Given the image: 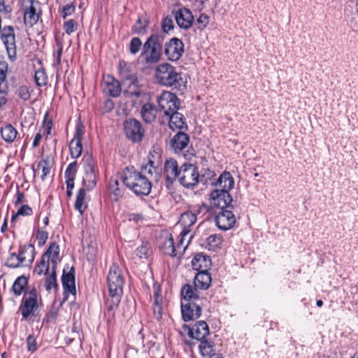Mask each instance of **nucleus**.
<instances>
[{
    "label": "nucleus",
    "instance_id": "39448f33",
    "mask_svg": "<svg viewBox=\"0 0 358 358\" xmlns=\"http://www.w3.org/2000/svg\"><path fill=\"white\" fill-rule=\"evenodd\" d=\"M35 258V248L31 244L21 246L19 252L10 253L6 262V266L16 268L31 264Z\"/></svg>",
    "mask_w": 358,
    "mask_h": 358
},
{
    "label": "nucleus",
    "instance_id": "774afa93",
    "mask_svg": "<svg viewBox=\"0 0 358 358\" xmlns=\"http://www.w3.org/2000/svg\"><path fill=\"white\" fill-rule=\"evenodd\" d=\"M44 133H46L47 135L50 134L52 130V123L51 122H48L46 125L43 128Z\"/></svg>",
    "mask_w": 358,
    "mask_h": 358
},
{
    "label": "nucleus",
    "instance_id": "c756f323",
    "mask_svg": "<svg viewBox=\"0 0 358 358\" xmlns=\"http://www.w3.org/2000/svg\"><path fill=\"white\" fill-rule=\"evenodd\" d=\"M196 289L197 288L196 287H194L191 285H185L181 289V302L186 303L187 301H199V296Z\"/></svg>",
    "mask_w": 358,
    "mask_h": 358
},
{
    "label": "nucleus",
    "instance_id": "c03bdc74",
    "mask_svg": "<svg viewBox=\"0 0 358 358\" xmlns=\"http://www.w3.org/2000/svg\"><path fill=\"white\" fill-rule=\"evenodd\" d=\"M109 189L117 201L123 195V190L119 187V181L116 178H111L109 183Z\"/></svg>",
    "mask_w": 358,
    "mask_h": 358
},
{
    "label": "nucleus",
    "instance_id": "cd10ccee",
    "mask_svg": "<svg viewBox=\"0 0 358 358\" xmlns=\"http://www.w3.org/2000/svg\"><path fill=\"white\" fill-rule=\"evenodd\" d=\"M189 142V138L187 134L180 131L171 139V145L174 152L178 153L188 145Z\"/></svg>",
    "mask_w": 358,
    "mask_h": 358
},
{
    "label": "nucleus",
    "instance_id": "6e6d98bb",
    "mask_svg": "<svg viewBox=\"0 0 358 358\" xmlns=\"http://www.w3.org/2000/svg\"><path fill=\"white\" fill-rule=\"evenodd\" d=\"M32 214V209L28 205L22 206L17 210L15 215L13 216V219H14L16 216L22 215L27 216Z\"/></svg>",
    "mask_w": 358,
    "mask_h": 358
},
{
    "label": "nucleus",
    "instance_id": "338daca9",
    "mask_svg": "<svg viewBox=\"0 0 358 358\" xmlns=\"http://www.w3.org/2000/svg\"><path fill=\"white\" fill-rule=\"evenodd\" d=\"M104 106L106 111H110L113 108L114 104L111 100H108L104 103Z\"/></svg>",
    "mask_w": 358,
    "mask_h": 358
},
{
    "label": "nucleus",
    "instance_id": "f704fd0d",
    "mask_svg": "<svg viewBox=\"0 0 358 358\" xmlns=\"http://www.w3.org/2000/svg\"><path fill=\"white\" fill-rule=\"evenodd\" d=\"M157 110L150 103H145L141 108V116L145 122H152L155 120Z\"/></svg>",
    "mask_w": 358,
    "mask_h": 358
},
{
    "label": "nucleus",
    "instance_id": "423d86ee",
    "mask_svg": "<svg viewBox=\"0 0 358 358\" xmlns=\"http://www.w3.org/2000/svg\"><path fill=\"white\" fill-rule=\"evenodd\" d=\"M41 306V296L36 289L25 293L20 307L22 320H27L29 316L34 315Z\"/></svg>",
    "mask_w": 358,
    "mask_h": 358
},
{
    "label": "nucleus",
    "instance_id": "ddd939ff",
    "mask_svg": "<svg viewBox=\"0 0 358 358\" xmlns=\"http://www.w3.org/2000/svg\"><path fill=\"white\" fill-rule=\"evenodd\" d=\"M215 221L219 229L227 231L234 226L236 217L231 210L221 209L215 215Z\"/></svg>",
    "mask_w": 358,
    "mask_h": 358
},
{
    "label": "nucleus",
    "instance_id": "5fc2aeb1",
    "mask_svg": "<svg viewBox=\"0 0 358 358\" xmlns=\"http://www.w3.org/2000/svg\"><path fill=\"white\" fill-rule=\"evenodd\" d=\"M48 238V232L38 229L36 232V239L38 241V246L41 247L46 243Z\"/></svg>",
    "mask_w": 358,
    "mask_h": 358
},
{
    "label": "nucleus",
    "instance_id": "6e6552de",
    "mask_svg": "<svg viewBox=\"0 0 358 358\" xmlns=\"http://www.w3.org/2000/svg\"><path fill=\"white\" fill-rule=\"evenodd\" d=\"M192 238L193 236L190 235L187 242L185 243V240L180 237L177 245H175L171 234H169L166 236L163 243L160 245V249L164 255L172 257H180Z\"/></svg>",
    "mask_w": 358,
    "mask_h": 358
},
{
    "label": "nucleus",
    "instance_id": "f257e3e1",
    "mask_svg": "<svg viewBox=\"0 0 358 358\" xmlns=\"http://www.w3.org/2000/svg\"><path fill=\"white\" fill-rule=\"evenodd\" d=\"M155 78L162 85L173 87L183 93L187 89V78L169 63H163L155 68Z\"/></svg>",
    "mask_w": 358,
    "mask_h": 358
},
{
    "label": "nucleus",
    "instance_id": "ea45409f",
    "mask_svg": "<svg viewBox=\"0 0 358 358\" xmlns=\"http://www.w3.org/2000/svg\"><path fill=\"white\" fill-rule=\"evenodd\" d=\"M222 243V237L218 234H212L206 239V246L210 250H215L219 248Z\"/></svg>",
    "mask_w": 358,
    "mask_h": 358
},
{
    "label": "nucleus",
    "instance_id": "c85d7f7f",
    "mask_svg": "<svg viewBox=\"0 0 358 358\" xmlns=\"http://www.w3.org/2000/svg\"><path fill=\"white\" fill-rule=\"evenodd\" d=\"M211 265L210 259L202 254L196 255L192 260V266L193 269L198 272L206 271Z\"/></svg>",
    "mask_w": 358,
    "mask_h": 358
},
{
    "label": "nucleus",
    "instance_id": "5701e85b",
    "mask_svg": "<svg viewBox=\"0 0 358 358\" xmlns=\"http://www.w3.org/2000/svg\"><path fill=\"white\" fill-rule=\"evenodd\" d=\"M103 90L113 97H117L120 94L121 86L117 80L110 75H106L103 77Z\"/></svg>",
    "mask_w": 358,
    "mask_h": 358
},
{
    "label": "nucleus",
    "instance_id": "a211bd4d",
    "mask_svg": "<svg viewBox=\"0 0 358 358\" xmlns=\"http://www.w3.org/2000/svg\"><path fill=\"white\" fill-rule=\"evenodd\" d=\"M62 282L64 288V298L63 301L67 299L69 294L76 295V289L75 283L74 268L72 267L69 272L64 270L62 277Z\"/></svg>",
    "mask_w": 358,
    "mask_h": 358
},
{
    "label": "nucleus",
    "instance_id": "72a5a7b5",
    "mask_svg": "<svg viewBox=\"0 0 358 358\" xmlns=\"http://www.w3.org/2000/svg\"><path fill=\"white\" fill-rule=\"evenodd\" d=\"M8 64L6 62H0V94H6L8 90L7 74Z\"/></svg>",
    "mask_w": 358,
    "mask_h": 358
},
{
    "label": "nucleus",
    "instance_id": "8fccbe9b",
    "mask_svg": "<svg viewBox=\"0 0 358 358\" xmlns=\"http://www.w3.org/2000/svg\"><path fill=\"white\" fill-rule=\"evenodd\" d=\"M17 94L20 99L27 101L30 99V88L27 85L20 86L17 90Z\"/></svg>",
    "mask_w": 358,
    "mask_h": 358
},
{
    "label": "nucleus",
    "instance_id": "c9c22d12",
    "mask_svg": "<svg viewBox=\"0 0 358 358\" xmlns=\"http://www.w3.org/2000/svg\"><path fill=\"white\" fill-rule=\"evenodd\" d=\"M157 165L158 161L149 158L148 164L142 166L141 172L140 173L148 176L150 178V181H151L157 173Z\"/></svg>",
    "mask_w": 358,
    "mask_h": 358
},
{
    "label": "nucleus",
    "instance_id": "a19ab883",
    "mask_svg": "<svg viewBox=\"0 0 358 358\" xmlns=\"http://www.w3.org/2000/svg\"><path fill=\"white\" fill-rule=\"evenodd\" d=\"M148 25V21L145 17H139L136 22V24L133 26L132 30L134 33L143 35L145 34L147 31V27Z\"/></svg>",
    "mask_w": 358,
    "mask_h": 358
},
{
    "label": "nucleus",
    "instance_id": "a878e982",
    "mask_svg": "<svg viewBox=\"0 0 358 358\" xmlns=\"http://www.w3.org/2000/svg\"><path fill=\"white\" fill-rule=\"evenodd\" d=\"M211 184L221 190L229 192L234 187V180L229 172L224 171L219 176L215 182H212Z\"/></svg>",
    "mask_w": 358,
    "mask_h": 358
},
{
    "label": "nucleus",
    "instance_id": "de8ad7c7",
    "mask_svg": "<svg viewBox=\"0 0 358 358\" xmlns=\"http://www.w3.org/2000/svg\"><path fill=\"white\" fill-rule=\"evenodd\" d=\"M141 48L143 49V44L141 39L138 37L133 38L129 45V52L136 55Z\"/></svg>",
    "mask_w": 358,
    "mask_h": 358
},
{
    "label": "nucleus",
    "instance_id": "bf43d9fd",
    "mask_svg": "<svg viewBox=\"0 0 358 358\" xmlns=\"http://www.w3.org/2000/svg\"><path fill=\"white\" fill-rule=\"evenodd\" d=\"M75 10V6L72 3L66 4L64 6L62 10V17L66 18L67 16L71 15Z\"/></svg>",
    "mask_w": 358,
    "mask_h": 358
},
{
    "label": "nucleus",
    "instance_id": "7c9ffc66",
    "mask_svg": "<svg viewBox=\"0 0 358 358\" xmlns=\"http://www.w3.org/2000/svg\"><path fill=\"white\" fill-rule=\"evenodd\" d=\"M211 283L210 274L206 271L198 272L195 275L194 284L196 288L206 289Z\"/></svg>",
    "mask_w": 358,
    "mask_h": 358
},
{
    "label": "nucleus",
    "instance_id": "393cba45",
    "mask_svg": "<svg viewBox=\"0 0 358 358\" xmlns=\"http://www.w3.org/2000/svg\"><path fill=\"white\" fill-rule=\"evenodd\" d=\"M153 292H154V303H153V314L155 317L159 320L162 316L163 311V298L161 294V288L160 286L157 284H154L153 285Z\"/></svg>",
    "mask_w": 358,
    "mask_h": 358
},
{
    "label": "nucleus",
    "instance_id": "3c124183",
    "mask_svg": "<svg viewBox=\"0 0 358 358\" xmlns=\"http://www.w3.org/2000/svg\"><path fill=\"white\" fill-rule=\"evenodd\" d=\"M37 167L39 170L41 171V178L43 180H44L45 177L50 172V166L49 162L46 159H42L38 162Z\"/></svg>",
    "mask_w": 358,
    "mask_h": 358
},
{
    "label": "nucleus",
    "instance_id": "4468645a",
    "mask_svg": "<svg viewBox=\"0 0 358 358\" xmlns=\"http://www.w3.org/2000/svg\"><path fill=\"white\" fill-rule=\"evenodd\" d=\"M124 131L127 138L133 142L140 141L143 136V129L141 123L134 119L127 120L124 122Z\"/></svg>",
    "mask_w": 358,
    "mask_h": 358
},
{
    "label": "nucleus",
    "instance_id": "473e14b6",
    "mask_svg": "<svg viewBox=\"0 0 358 358\" xmlns=\"http://www.w3.org/2000/svg\"><path fill=\"white\" fill-rule=\"evenodd\" d=\"M88 197L87 196L86 189L85 188H80L76 195V199L75 202V208L81 215L83 214L85 210L87 208Z\"/></svg>",
    "mask_w": 358,
    "mask_h": 358
},
{
    "label": "nucleus",
    "instance_id": "49530a36",
    "mask_svg": "<svg viewBox=\"0 0 358 358\" xmlns=\"http://www.w3.org/2000/svg\"><path fill=\"white\" fill-rule=\"evenodd\" d=\"M34 80L36 85L38 87L46 85L48 82V76L43 68H40L35 71Z\"/></svg>",
    "mask_w": 358,
    "mask_h": 358
},
{
    "label": "nucleus",
    "instance_id": "f8f14e48",
    "mask_svg": "<svg viewBox=\"0 0 358 358\" xmlns=\"http://www.w3.org/2000/svg\"><path fill=\"white\" fill-rule=\"evenodd\" d=\"M201 303L198 301L181 302L182 317L185 322L198 319L201 315Z\"/></svg>",
    "mask_w": 358,
    "mask_h": 358
},
{
    "label": "nucleus",
    "instance_id": "09e8293b",
    "mask_svg": "<svg viewBox=\"0 0 358 358\" xmlns=\"http://www.w3.org/2000/svg\"><path fill=\"white\" fill-rule=\"evenodd\" d=\"M57 287L56 279V270L52 271L45 280V288L48 291H50L53 288Z\"/></svg>",
    "mask_w": 358,
    "mask_h": 358
},
{
    "label": "nucleus",
    "instance_id": "20e7f679",
    "mask_svg": "<svg viewBox=\"0 0 358 358\" xmlns=\"http://www.w3.org/2000/svg\"><path fill=\"white\" fill-rule=\"evenodd\" d=\"M59 247L55 243H50L48 248L41 257L40 262L36 265L34 272L39 275L51 273L56 270L59 259Z\"/></svg>",
    "mask_w": 358,
    "mask_h": 358
},
{
    "label": "nucleus",
    "instance_id": "4d7b16f0",
    "mask_svg": "<svg viewBox=\"0 0 358 358\" xmlns=\"http://www.w3.org/2000/svg\"><path fill=\"white\" fill-rule=\"evenodd\" d=\"M162 29L164 32L168 33L173 29V21L171 17H166L162 22Z\"/></svg>",
    "mask_w": 358,
    "mask_h": 358
},
{
    "label": "nucleus",
    "instance_id": "9b49d317",
    "mask_svg": "<svg viewBox=\"0 0 358 358\" xmlns=\"http://www.w3.org/2000/svg\"><path fill=\"white\" fill-rule=\"evenodd\" d=\"M164 53L167 59L172 62H176L184 53V44L178 38H172L165 44Z\"/></svg>",
    "mask_w": 358,
    "mask_h": 358
},
{
    "label": "nucleus",
    "instance_id": "4be33fe9",
    "mask_svg": "<svg viewBox=\"0 0 358 358\" xmlns=\"http://www.w3.org/2000/svg\"><path fill=\"white\" fill-rule=\"evenodd\" d=\"M29 6L26 7L24 11V22L27 27H31L37 23L40 15L37 10L38 1L29 0Z\"/></svg>",
    "mask_w": 358,
    "mask_h": 358
},
{
    "label": "nucleus",
    "instance_id": "864d4df0",
    "mask_svg": "<svg viewBox=\"0 0 358 358\" xmlns=\"http://www.w3.org/2000/svg\"><path fill=\"white\" fill-rule=\"evenodd\" d=\"M78 24L74 20H69L64 22V29L68 35H71L77 29Z\"/></svg>",
    "mask_w": 358,
    "mask_h": 358
},
{
    "label": "nucleus",
    "instance_id": "13d9d810",
    "mask_svg": "<svg viewBox=\"0 0 358 358\" xmlns=\"http://www.w3.org/2000/svg\"><path fill=\"white\" fill-rule=\"evenodd\" d=\"M196 22L198 24H199V28L203 29L209 23V17L207 15L202 13L196 19Z\"/></svg>",
    "mask_w": 358,
    "mask_h": 358
},
{
    "label": "nucleus",
    "instance_id": "412c9836",
    "mask_svg": "<svg viewBox=\"0 0 358 358\" xmlns=\"http://www.w3.org/2000/svg\"><path fill=\"white\" fill-rule=\"evenodd\" d=\"M175 19L178 27L185 30L189 29L194 22L192 12L185 7L180 8L176 12Z\"/></svg>",
    "mask_w": 358,
    "mask_h": 358
},
{
    "label": "nucleus",
    "instance_id": "e2e57ef3",
    "mask_svg": "<svg viewBox=\"0 0 358 358\" xmlns=\"http://www.w3.org/2000/svg\"><path fill=\"white\" fill-rule=\"evenodd\" d=\"M24 194L23 192L17 191L16 194V201L15 202V205H19L24 202Z\"/></svg>",
    "mask_w": 358,
    "mask_h": 358
},
{
    "label": "nucleus",
    "instance_id": "7ed1b4c3",
    "mask_svg": "<svg viewBox=\"0 0 358 358\" xmlns=\"http://www.w3.org/2000/svg\"><path fill=\"white\" fill-rule=\"evenodd\" d=\"M164 36L159 34H152L143 45L141 57L146 64L157 63L162 57Z\"/></svg>",
    "mask_w": 358,
    "mask_h": 358
},
{
    "label": "nucleus",
    "instance_id": "9d476101",
    "mask_svg": "<svg viewBox=\"0 0 358 358\" xmlns=\"http://www.w3.org/2000/svg\"><path fill=\"white\" fill-rule=\"evenodd\" d=\"M159 109L163 112L164 116L175 112L179 108L180 102L175 94L164 91L157 98Z\"/></svg>",
    "mask_w": 358,
    "mask_h": 358
},
{
    "label": "nucleus",
    "instance_id": "bb28decb",
    "mask_svg": "<svg viewBox=\"0 0 358 358\" xmlns=\"http://www.w3.org/2000/svg\"><path fill=\"white\" fill-rule=\"evenodd\" d=\"M165 117L169 120V127L173 131L176 129L181 130L187 127L184 116L181 113L177 112V110L166 115Z\"/></svg>",
    "mask_w": 358,
    "mask_h": 358
},
{
    "label": "nucleus",
    "instance_id": "f03ea898",
    "mask_svg": "<svg viewBox=\"0 0 358 358\" xmlns=\"http://www.w3.org/2000/svg\"><path fill=\"white\" fill-rule=\"evenodd\" d=\"M122 181L136 196H147L151 192L152 184L150 178L133 167H127L124 170Z\"/></svg>",
    "mask_w": 358,
    "mask_h": 358
},
{
    "label": "nucleus",
    "instance_id": "69168bd1",
    "mask_svg": "<svg viewBox=\"0 0 358 358\" xmlns=\"http://www.w3.org/2000/svg\"><path fill=\"white\" fill-rule=\"evenodd\" d=\"M42 138V135L41 133H37L34 137V141H33V147L36 148L39 145V143Z\"/></svg>",
    "mask_w": 358,
    "mask_h": 358
},
{
    "label": "nucleus",
    "instance_id": "b1692460",
    "mask_svg": "<svg viewBox=\"0 0 358 358\" xmlns=\"http://www.w3.org/2000/svg\"><path fill=\"white\" fill-rule=\"evenodd\" d=\"M188 334L191 338L201 341L209 334L208 326L204 321L197 322L189 329Z\"/></svg>",
    "mask_w": 358,
    "mask_h": 358
},
{
    "label": "nucleus",
    "instance_id": "37998d69",
    "mask_svg": "<svg viewBox=\"0 0 358 358\" xmlns=\"http://www.w3.org/2000/svg\"><path fill=\"white\" fill-rule=\"evenodd\" d=\"M96 173L85 174L83 180V187L87 191L92 190L96 184Z\"/></svg>",
    "mask_w": 358,
    "mask_h": 358
},
{
    "label": "nucleus",
    "instance_id": "aec40b11",
    "mask_svg": "<svg viewBox=\"0 0 358 358\" xmlns=\"http://www.w3.org/2000/svg\"><path fill=\"white\" fill-rule=\"evenodd\" d=\"M84 131L82 126H77L73 139L69 143V150L72 158H78L83 151L82 138Z\"/></svg>",
    "mask_w": 358,
    "mask_h": 358
},
{
    "label": "nucleus",
    "instance_id": "6ab92c4d",
    "mask_svg": "<svg viewBox=\"0 0 358 358\" xmlns=\"http://www.w3.org/2000/svg\"><path fill=\"white\" fill-rule=\"evenodd\" d=\"M122 295L110 294L106 301L104 317L108 323H110L115 316L116 310L121 301Z\"/></svg>",
    "mask_w": 358,
    "mask_h": 358
},
{
    "label": "nucleus",
    "instance_id": "f3484780",
    "mask_svg": "<svg viewBox=\"0 0 358 358\" xmlns=\"http://www.w3.org/2000/svg\"><path fill=\"white\" fill-rule=\"evenodd\" d=\"M231 201L232 198L229 192L226 190L216 188L210 193V203L213 206L224 209L225 207L229 206Z\"/></svg>",
    "mask_w": 358,
    "mask_h": 358
},
{
    "label": "nucleus",
    "instance_id": "4c0bfd02",
    "mask_svg": "<svg viewBox=\"0 0 358 358\" xmlns=\"http://www.w3.org/2000/svg\"><path fill=\"white\" fill-rule=\"evenodd\" d=\"M2 138L8 143H12L16 138L17 131L11 124H6L1 129Z\"/></svg>",
    "mask_w": 358,
    "mask_h": 358
},
{
    "label": "nucleus",
    "instance_id": "0eeeda50",
    "mask_svg": "<svg viewBox=\"0 0 358 358\" xmlns=\"http://www.w3.org/2000/svg\"><path fill=\"white\" fill-rule=\"evenodd\" d=\"M200 176L199 169L190 163H184L180 166L178 181L185 188H194L203 177Z\"/></svg>",
    "mask_w": 358,
    "mask_h": 358
},
{
    "label": "nucleus",
    "instance_id": "0e129e2a",
    "mask_svg": "<svg viewBox=\"0 0 358 358\" xmlns=\"http://www.w3.org/2000/svg\"><path fill=\"white\" fill-rule=\"evenodd\" d=\"M55 54H56V63L57 65H59L61 63V58H62V46H59Z\"/></svg>",
    "mask_w": 358,
    "mask_h": 358
},
{
    "label": "nucleus",
    "instance_id": "680f3d73",
    "mask_svg": "<svg viewBox=\"0 0 358 358\" xmlns=\"http://www.w3.org/2000/svg\"><path fill=\"white\" fill-rule=\"evenodd\" d=\"M137 83L138 81L136 79L132 80V82L131 83V85L129 86L130 93L134 94L136 97H139L142 94V92L139 89L134 91L131 90L132 86L135 87L138 85Z\"/></svg>",
    "mask_w": 358,
    "mask_h": 358
},
{
    "label": "nucleus",
    "instance_id": "052dcab7",
    "mask_svg": "<svg viewBox=\"0 0 358 358\" xmlns=\"http://www.w3.org/2000/svg\"><path fill=\"white\" fill-rule=\"evenodd\" d=\"M12 11V7L10 4L6 3L5 0H0V13L9 14Z\"/></svg>",
    "mask_w": 358,
    "mask_h": 358
},
{
    "label": "nucleus",
    "instance_id": "2f4dec72",
    "mask_svg": "<svg viewBox=\"0 0 358 358\" xmlns=\"http://www.w3.org/2000/svg\"><path fill=\"white\" fill-rule=\"evenodd\" d=\"M77 173V162L70 163L64 172V178L66 184V189H73L74 187V180Z\"/></svg>",
    "mask_w": 358,
    "mask_h": 358
},
{
    "label": "nucleus",
    "instance_id": "603ef678",
    "mask_svg": "<svg viewBox=\"0 0 358 358\" xmlns=\"http://www.w3.org/2000/svg\"><path fill=\"white\" fill-rule=\"evenodd\" d=\"M27 348L29 352L31 353L36 352L38 349V343L36 338L34 334H30L26 339Z\"/></svg>",
    "mask_w": 358,
    "mask_h": 358
},
{
    "label": "nucleus",
    "instance_id": "dca6fc26",
    "mask_svg": "<svg viewBox=\"0 0 358 358\" xmlns=\"http://www.w3.org/2000/svg\"><path fill=\"white\" fill-rule=\"evenodd\" d=\"M196 221V215L194 213L187 211L182 213L179 220V224L182 227L180 234V237L186 239V237H189L192 232V227L194 226Z\"/></svg>",
    "mask_w": 358,
    "mask_h": 358
},
{
    "label": "nucleus",
    "instance_id": "1a4fd4ad",
    "mask_svg": "<svg viewBox=\"0 0 358 358\" xmlns=\"http://www.w3.org/2000/svg\"><path fill=\"white\" fill-rule=\"evenodd\" d=\"M107 282L110 294L122 295L124 279L122 270L117 265L110 267Z\"/></svg>",
    "mask_w": 358,
    "mask_h": 358
},
{
    "label": "nucleus",
    "instance_id": "79ce46f5",
    "mask_svg": "<svg viewBox=\"0 0 358 358\" xmlns=\"http://www.w3.org/2000/svg\"><path fill=\"white\" fill-rule=\"evenodd\" d=\"M82 162L83 164L85 174L96 173L94 167L95 163L92 155L89 154L84 155Z\"/></svg>",
    "mask_w": 358,
    "mask_h": 358
},
{
    "label": "nucleus",
    "instance_id": "2eb2a0df",
    "mask_svg": "<svg viewBox=\"0 0 358 358\" xmlns=\"http://www.w3.org/2000/svg\"><path fill=\"white\" fill-rule=\"evenodd\" d=\"M180 167L176 159L170 158L166 160L164 165V175L166 178V186L169 187L179 177Z\"/></svg>",
    "mask_w": 358,
    "mask_h": 358
},
{
    "label": "nucleus",
    "instance_id": "58836bf2",
    "mask_svg": "<svg viewBox=\"0 0 358 358\" xmlns=\"http://www.w3.org/2000/svg\"><path fill=\"white\" fill-rule=\"evenodd\" d=\"M27 283L28 280L25 276H20L15 280L11 290L15 296H20L26 288Z\"/></svg>",
    "mask_w": 358,
    "mask_h": 358
},
{
    "label": "nucleus",
    "instance_id": "a18cd8bd",
    "mask_svg": "<svg viewBox=\"0 0 358 358\" xmlns=\"http://www.w3.org/2000/svg\"><path fill=\"white\" fill-rule=\"evenodd\" d=\"M135 253L140 259L148 258L151 255L152 250L148 243L143 242L136 248Z\"/></svg>",
    "mask_w": 358,
    "mask_h": 358
},
{
    "label": "nucleus",
    "instance_id": "e433bc0d",
    "mask_svg": "<svg viewBox=\"0 0 358 358\" xmlns=\"http://www.w3.org/2000/svg\"><path fill=\"white\" fill-rule=\"evenodd\" d=\"M200 345L199 346L200 352L203 357H212L215 355V345L211 341L206 340L200 341Z\"/></svg>",
    "mask_w": 358,
    "mask_h": 358
}]
</instances>
